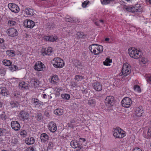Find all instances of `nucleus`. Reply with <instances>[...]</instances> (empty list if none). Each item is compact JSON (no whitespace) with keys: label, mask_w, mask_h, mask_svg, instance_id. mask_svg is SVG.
I'll return each mask as SVG.
<instances>
[{"label":"nucleus","mask_w":151,"mask_h":151,"mask_svg":"<svg viewBox=\"0 0 151 151\" xmlns=\"http://www.w3.org/2000/svg\"><path fill=\"white\" fill-rule=\"evenodd\" d=\"M132 103L131 99L128 97L124 98L121 101L122 105L124 107L126 108H129Z\"/></svg>","instance_id":"423d86ee"},{"label":"nucleus","mask_w":151,"mask_h":151,"mask_svg":"<svg viewBox=\"0 0 151 151\" xmlns=\"http://www.w3.org/2000/svg\"><path fill=\"white\" fill-rule=\"evenodd\" d=\"M18 32L17 30L14 28H10V36L14 37L18 35Z\"/></svg>","instance_id":"b1692460"},{"label":"nucleus","mask_w":151,"mask_h":151,"mask_svg":"<svg viewBox=\"0 0 151 151\" xmlns=\"http://www.w3.org/2000/svg\"><path fill=\"white\" fill-rule=\"evenodd\" d=\"M34 68L35 70L37 71L43 70L45 69L44 65L40 61L36 62L34 65Z\"/></svg>","instance_id":"0eeeda50"},{"label":"nucleus","mask_w":151,"mask_h":151,"mask_svg":"<svg viewBox=\"0 0 151 151\" xmlns=\"http://www.w3.org/2000/svg\"><path fill=\"white\" fill-rule=\"evenodd\" d=\"M96 102L95 100L91 99L89 100L88 103V104L91 106H94L95 105Z\"/></svg>","instance_id":"e433bc0d"},{"label":"nucleus","mask_w":151,"mask_h":151,"mask_svg":"<svg viewBox=\"0 0 151 151\" xmlns=\"http://www.w3.org/2000/svg\"><path fill=\"white\" fill-rule=\"evenodd\" d=\"M90 51L95 55H97L101 53L103 50V47L97 44H92L89 46Z\"/></svg>","instance_id":"f257e3e1"},{"label":"nucleus","mask_w":151,"mask_h":151,"mask_svg":"<svg viewBox=\"0 0 151 151\" xmlns=\"http://www.w3.org/2000/svg\"><path fill=\"white\" fill-rule=\"evenodd\" d=\"M20 134L22 137H25L27 135V132L25 130L22 129L20 132Z\"/></svg>","instance_id":"58836bf2"},{"label":"nucleus","mask_w":151,"mask_h":151,"mask_svg":"<svg viewBox=\"0 0 151 151\" xmlns=\"http://www.w3.org/2000/svg\"><path fill=\"white\" fill-rule=\"evenodd\" d=\"M18 69L17 66L14 65H12V62L10 61V70L14 71Z\"/></svg>","instance_id":"c9c22d12"},{"label":"nucleus","mask_w":151,"mask_h":151,"mask_svg":"<svg viewBox=\"0 0 151 151\" xmlns=\"http://www.w3.org/2000/svg\"><path fill=\"white\" fill-rule=\"evenodd\" d=\"M44 114L45 116L47 117H49L50 116L49 113L47 111H45Z\"/></svg>","instance_id":"bf43d9fd"},{"label":"nucleus","mask_w":151,"mask_h":151,"mask_svg":"<svg viewBox=\"0 0 151 151\" xmlns=\"http://www.w3.org/2000/svg\"><path fill=\"white\" fill-rule=\"evenodd\" d=\"M133 88L135 91H137L139 93L141 92L140 87L138 85H135L133 87Z\"/></svg>","instance_id":"a19ab883"},{"label":"nucleus","mask_w":151,"mask_h":151,"mask_svg":"<svg viewBox=\"0 0 151 151\" xmlns=\"http://www.w3.org/2000/svg\"><path fill=\"white\" fill-rule=\"evenodd\" d=\"M2 63L4 65L6 66H9V60L5 59L3 60Z\"/></svg>","instance_id":"79ce46f5"},{"label":"nucleus","mask_w":151,"mask_h":151,"mask_svg":"<svg viewBox=\"0 0 151 151\" xmlns=\"http://www.w3.org/2000/svg\"><path fill=\"white\" fill-rule=\"evenodd\" d=\"M26 15L32 16L35 13L34 11L30 8H27L24 10Z\"/></svg>","instance_id":"393cba45"},{"label":"nucleus","mask_w":151,"mask_h":151,"mask_svg":"<svg viewBox=\"0 0 151 151\" xmlns=\"http://www.w3.org/2000/svg\"><path fill=\"white\" fill-rule=\"evenodd\" d=\"M132 151H142L141 149L137 147L135 148Z\"/></svg>","instance_id":"052dcab7"},{"label":"nucleus","mask_w":151,"mask_h":151,"mask_svg":"<svg viewBox=\"0 0 151 151\" xmlns=\"http://www.w3.org/2000/svg\"><path fill=\"white\" fill-rule=\"evenodd\" d=\"M35 117L37 120L41 122L43 120V116L40 113H37L35 114Z\"/></svg>","instance_id":"bb28decb"},{"label":"nucleus","mask_w":151,"mask_h":151,"mask_svg":"<svg viewBox=\"0 0 151 151\" xmlns=\"http://www.w3.org/2000/svg\"><path fill=\"white\" fill-rule=\"evenodd\" d=\"M48 129L50 132H55L57 130V126L55 123L51 122H50L48 125Z\"/></svg>","instance_id":"9d476101"},{"label":"nucleus","mask_w":151,"mask_h":151,"mask_svg":"<svg viewBox=\"0 0 151 151\" xmlns=\"http://www.w3.org/2000/svg\"><path fill=\"white\" fill-rule=\"evenodd\" d=\"M20 117L23 121L29 119V115L28 112L25 111H21L20 113Z\"/></svg>","instance_id":"ddd939ff"},{"label":"nucleus","mask_w":151,"mask_h":151,"mask_svg":"<svg viewBox=\"0 0 151 151\" xmlns=\"http://www.w3.org/2000/svg\"><path fill=\"white\" fill-rule=\"evenodd\" d=\"M124 9L126 10L128 12H134V11L133 10V7L129 6H125L123 8Z\"/></svg>","instance_id":"72a5a7b5"},{"label":"nucleus","mask_w":151,"mask_h":151,"mask_svg":"<svg viewBox=\"0 0 151 151\" xmlns=\"http://www.w3.org/2000/svg\"><path fill=\"white\" fill-rule=\"evenodd\" d=\"M76 35L77 37L79 38H83L85 37V35L84 33L83 32H78L77 33Z\"/></svg>","instance_id":"ea45409f"},{"label":"nucleus","mask_w":151,"mask_h":151,"mask_svg":"<svg viewBox=\"0 0 151 151\" xmlns=\"http://www.w3.org/2000/svg\"><path fill=\"white\" fill-rule=\"evenodd\" d=\"M131 72L130 66L127 63H125L123 65L122 69L119 75L126 76L129 75Z\"/></svg>","instance_id":"39448f33"},{"label":"nucleus","mask_w":151,"mask_h":151,"mask_svg":"<svg viewBox=\"0 0 151 151\" xmlns=\"http://www.w3.org/2000/svg\"><path fill=\"white\" fill-rule=\"evenodd\" d=\"M32 84L35 87H37L39 84V81L37 78H33L32 80Z\"/></svg>","instance_id":"2f4dec72"},{"label":"nucleus","mask_w":151,"mask_h":151,"mask_svg":"<svg viewBox=\"0 0 151 151\" xmlns=\"http://www.w3.org/2000/svg\"><path fill=\"white\" fill-rule=\"evenodd\" d=\"M133 10L134 11V12H140L142 11V7L139 4H136L134 7L133 6Z\"/></svg>","instance_id":"a878e982"},{"label":"nucleus","mask_w":151,"mask_h":151,"mask_svg":"<svg viewBox=\"0 0 151 151\" xmlns=\"http://www.w3.org/2000/svg\"><path fill=\"white\" fill-rule=\"evenodd\" d=\"M113 135L116 138H122L126 135L125 132L120 128L115 129L113 132Z\"/></svg>","instance_id":"20e7f679"},{"label":"nucleus","mask_w":151,"mask_h":151,"mask_svg":"<svg viewBox=\"0 0 151 151\" xmlns=\"http://www.w3.org/2000/svg\"><path fill=\"white\" fill-rule=\"evenodd\" d=\"M15 53L14 50H10V56L13 57L15 55Z\"/></svg>","instance_id":"5fc2aeb1"},{"label":"nucleus","mask_w":151,"mask_h":151,"mask_svg":"<svg viewBox=\"0 0 151 151\" xmlns=\"http://www.w3.org/2000/svg\"><path fill=\"white\" fill-rule=\"evenodd\" d=\"M70 145L72 147L74 148L78 147L79 149L77 150V151L80 150V149L82 147V146L79 143L78 141L76 140L72 141L70 142Z\"/></svg>","instance_id":"1a4fd4ad"},{"label":"nucleus","mask_w":151,"mask_h":151,"mask_svg":"<svg viewBox=\"0 0 151 151\" xmlns=\"http://www.w3.org/2000/svg\"><path fill=\"white\" fill-rule=\"evenodd\" d=\"M102 4L106 5L110 3L111 1L109 0H103L101 1Z\"/></svg>","instance_id":"37998d69"},{"label":"nucleus","mask_w":151,"mask_h":151,"mask_svg":"<svg viewBox=\"0 0 151 151\" xmlns=\"http://www.w3.org/2000/svg\"><path fill=\"white\" fill-rule=\"evenodd\" d=\"M18 142V139L14 137H12L11 139V145L13 146L17 144Z\"/></svg>","instance_id":"c756f323"},{"label":"nucleus","mask_w":151,"mask_h":151,"mask_svg":"<svg viewBox=\"0 0 151 151\" xmlns=\"http://www.w3.org/2000/svg\"><path fill=\"white\" fill-rule=\"evenodd\" d=\"M28 84L24 82H20L19 84V88L22 90H24L28 88Z\"/></svg>","instance_id":"5701e85b"},{"label":"nucleus","mask_w":151,"mask_h":151,"mask_svg":"<svg viewBox=\"0 0 151 151\" xmlns=\"http://www.w3.org/2000/svg\"><path fill=\"white\" fill-rule=\"evenodd\" d=\"M145 77L147 81L149 83H151V76L146 75Z\"/></svg>","instance_id":"09e8293b"},{"label":"nucleus","mask_w":151,"mask_h":151,"mask_svg":"<svg viewBox=\"0 0 151 151\" xmlns=\"http://www.w3.org/2000/svg\"><path fill=\"white\" fill-rule=\"evenodd\" d=\"M89 1H88L86 0L84 1L82 4V6L83 7L85 8L87 5L89 3Z\"/></svg>","instance_id":"49530a36"},{"label":"nucleus","mask_w":151,"mask_h":151,"mask_svg":"<svg viewBox=\"0 0 151 151\" xmlns=\"http://www.w3.org/2000/svg\"><path fill=\"white\" fill-rule=\"evenodd\" d=\"M6 69L3 68H0V73L2 75H5L6 73Z\"/></svg>","instance_id":"a18cd8bd"},{"label":"nucleus","mask_w":151,"mask_h":151,"mask_svg":"<svg viewBox=\"0 0 151 151\" xmlns=\"http://www.w3.org/2000/svg\"><path fill=\"white\" fill-rule=\"evenodd\" d=\"M18 95V94H16V93H15L13 95H12V96L13 97H16L17 96H17V95Z\"/></svg>","instance_id":"774afa93"},{"label":"nucleus","mask_w":151,"mask_h":151,"mask_svg":"<svg viewBox=\"0 0 151 151\" xmlns=\"http://www.w3.org/2000/svg\"><path fill=\"white\" fill-rule=\"evenodd\" d=\"M129 56L135 59H138L142 56V53L139 50L135 48H131L128 50Z\"/></svg>","instance_id":"f03ea898"},{"label":"nucleus","mask_w":151,"mask_h":151,"mask_svg":"<svg viewBox=\"0 0 151 151\" xmlns=\"http://www.w3.org/2000/svg\"><path fill=\"white\" fill-rule=\"evenodd\" d=\"M35 142V139L32 137H29L26 139L25 142L27 145H31L34 143Z\"/></svg>","instance_id":"4be33fe9"},{"label":"nucleus","mask_w":151,"mask_h":151,"mask_svg":"<svg viewBox=\"0 0 151 151\" xmlns=\"http://www.w3.org/2000/svg\"><path fill=\"white\" fill-rule=\"evenodd\" d=\"M4 42V40L1 38H0V44Z\"/></svg>","instance_id":"338daca9"},{"label":"nucleus","mask_w":151,"mask_h":151,"mask_svg":"<svg viewBox=\"0 0 151 151\" xmlns=\"http://www.w3.org/2000/svg\"><path fill=\"white\" fill-rule=\"evenodd\" d=\"M50 38H49V41L53 42L56 40L57 39L56 38H55L52 36H49Z\"/></svg>","instance_id":"8fccbe9b"},{"label":"nucleus","mask_w":151,"mask_h":151,"mask_svg":"<svg viewBox=\"0 0 151 151\" xmlns=\"http://www.w3.org/2000/svg\"><path fill=\"white\" fill-rule=\"evenodd\" d=\"M24 26L27 27L32 28L35 25V23L31 20H26L24 22Z\"/></svg>","instance_id":"2eb2a0df"},{"label":"nucleus","mask_w":151,"mask_h":151,"mask_svg":"<svg viewBox=\"0 0 151 151\" xmlns=\"http://www.w3.org/2000/svg\"><path fill=\"white\" fill-rule=\"evenodd\" d=\"M66 21L69 22H72L74 21V20L71 18H69L66 19Z\"/></svg>","instance_id":"4d7b16f0"},{"label":"nucleus","mask_w":151,"mask_h":151,"mask_svg":"<svg viewBox=\"0 0 151 151\" xmlns=\"http://www.w3.org/2000/svg\"><path fill=\"white\" fill-rule=\"evenodd\" d=\"M49 36H45L44 37V40L46 41H49Z\"/></svg>","instance_id":"e2e57ef3"},{"label":"nucleus","mask_w":151,"mask_h":151,"mask_svg":"<svg viewBox=\"0 0 151 151\" xmlns=\"http://www.w3.org/2000/svg\"><path fill=\"white\" fill-rule=\"evenodd\" d=\"M6 33L7 34L8 36H9V29H7L6 31Z\"/></svg>","instance_id":"69168bd1"},{"label":"nucleus","mask_w":151,"mask_h":151,"mask_svg":"<svg viewBox=\"0 0 151 151\" xmlns=\"http://www.w3.org/2000/svg\"><path fill=\"white\" fill-rule=\"evenodd\" d=\"M54 112L56 115L59 116L61 115L63 113V110L61 109H57L54 111Z\"/></svg>","instance_id":"c85d7f7f"},{"label":"nucleus","mask_w":151,"mask_h":151,"mask_svg":"<svg viewBox=\"0 0 151 151\" xmlns=\"http://www.w3.org/2000/svg\"><path fill=\"white\" fill-rule=\"evenodd\" d=\"M3 132L6 133H8L9 132V126L6 124H5L3 126Z\"/></svg>","instance_id":"f704fd0d"},{"label":"nucleus","mask_w":151,"mask_h":151,"mask_svg":"<svg viewBox=\"0 0 151 151\" xmlns=\"http://www.w3.org/2000/svg\"><path fill=\"white\" fill-rule=\"evenodd\" d=\"M32 104L35 106L36 107L39 108L41 106L43 105V102L40 101L38 99L33 98L32 99Z\"/></svg>","instance_id":"f3484780"},{"label":"nucleus","mask_w":151,"mask_h":151,"mask_svg":"<svg viewBox=\"0 0 151 151\" xmlns=\"http://www.w3.org/2000/svg\"><path fill=\"white\" fill-rule=\"evenodd\" d=\"M147 136L148 137H151V128H149L148 129L147 132Z\"/></svg>","instance_id":"3c124183"},{"label":"nucleus","mask_w":151,"mask_h":151,"mask_svg":"<svg viewBox=\"0 0 151 151\" xmlns=\"http://www.w3.org/2000/svg\"><path fill=\"white\" fill-rule=\"evenodd\" d=\"M61 96L63 99L65 100H69L70 98V95L68 93L62 94Z\"/></svg>","instance_id":"473e14b6"},{"label":"nucleus","mask_w":151,"mask_h":151,"mask_svg":"<svg viewBox=\"0 0 151 151\" xmlns=\"http://www.w3.org/2000/svg\"><path fill=\"white\" fill-rule=\"evenodd\" d=\"M93 88L98 91H101L102 88V85L99 82H94L92 84Z\"/></svg>","instance_id":"f8f14e48"},{"label":"nucleus","mask_w":151,"mask_h":151,"mask_svg":"<svg viewBox=\"0 0 151 151\" xmlns=\"http://www.w3.org/2000/svg\"><path fill=\"white\" fill-rule=\"evenodd\" d=\"M0 117L2 119H5V116L4 112H2L0 114Z\"/></svg>","instance_id":"864d4df0"},{"label":"nucleus","mask_w":151,"mask_h":151,"mask_svg":"<svg viewBox=\"0 0 151 151\" xmlns=\"http://www.w3.org/2000/svg\"><path fill=\"white\" fill-rule=\"evenodd\" d=\"M12 83V84H13L14 85H17L18 83L17 79L15 78H13L10 79V83Z\"/></svg>","instance_id":"4c0bfd02"},{"label":"nucleus","mask_w":151,"mask_h":151,"mask_svg":"<svg viewBox=\"0 0 151 151\" xmlns=\"http://www.w3.org/2000/svg\"><path fill=\"white\" fill-rule=\"evenodd\" d=\"M114 97L112 96H107L105 101L106 105L109 106H112L114 104Z\"/></svg>","instance_id":"6e6552de"},{"label":"nucleus","mask_w":151,"mask_h":151,"mask_svg":"<svg viewBox=\"0 0 151 151\" xmlns=\"http://www.w3.org/2000/svg\"><path fill=\"white\" fill-rule=\"evenodd\" d=\"M140 63L144 64H146L148 63L149 62V61L147 59L144 57L142 58L140 60Z\"/></svg>","instance_id":"7c9ffc66"},{"label":"nucleus","mask_w":151,"mask_h":151,"mask_svg":"<svg viewBox=\"0 0 151 151\" xmlns=\"http://www.w3.org/2000/svg\"><path fill=\"white\" fill-rule=\"evenodd\" d=\"M52 52V48L50 47L45 48L42 50V54L43 55H49Z\"/></svg>","instance_id":"6ab92c4d"},{"label":"nucleus","mask_w":151,"mask_h":151,"mask_svg":"<svg viewBox=\"0 0 151 151\" xmlns=\"http://www.w3.org/2000/svg\"><path fill=\"white\" fill-rule=\"evenodd\" d=\"M79 141L80 142H81L82 143H83L86 141V139L83 138H80Z\"/></svg>","instance_id":"680f3d73"},{"label":"nucleus","mask_w":151,"mask_h":151,"mask_svg":"<svg viewBox=\"0 0 151 151\" xmlns=\"http://www.w3.org/2000/svg\"><path fill=\"white\" fill-rule=\"evenodd\" d=\"M26 151H35V150L32 147H29L26 150Z\"/></svg>","instance_id":"13d9d810"},{"label":"nucleus","mask_w":151,"mask_h":151,"mask_svg":"<svg viewBox=\"0 0 151 151\" xmlns=\"http://www.w3.org/2000/svg\"><path fill=\"white\" fill-rule=\"evenodd\" d=\"M83 78V75L81 74L76 75L74 78L75 80L77 82L81 81Z\"/></svg>","instance_id":"cd10ccee"},{"label":"nucleus","mask_w":151,"mask_h":151,"mask_svg":"<svg viewBox=\"0 0 151 151\" xmlns=\"http://www.w3.org/2000/svg\"><path fill=\"white\" fill-rule=\"evenodd\" d=\"M10 104H11V107L12 108H13L17 106L19 104L17 102H11Z\"/></svg>","instance_id":"c03bdc74"},{"label":"nucleus","mask_w":151,"mask_h":151,"mask_svg":"<svg viewBox=\"0 0 151 151\" xmlns=\"http://www.w3.org/2000/svg\"><path fill=\"white\" fill-rule=\"evenodd\" d=\"M3 130L0 128V136H1L3 134Z\"/></svg>","instance_id":"0e129e2a"},{"label":"nucleus","mask_w":151,"mask_h":151,"mask_svg":"<svg viewBox=\"0 0 151 151\" xmlns=\"http://www.w3.org/2000/svg\"><path fill=\"white\" fill-rule=\"evenodd\" d=\"M135 114L136 116L139 117L141 116L143 113V110L142 107H137L135 109Z\"/></svg>","instance_id":"a211bd4d"},{"label":"nucleus","mask_w":151,"mask_h":151,"mask_svg":"<svg viewBox=\"0 0 151 151\" xmlns=\"http://www.w3.org/2000/svg\"><path fill=\"white\" fill-rule=\"evenodd\" d=\"M16 24L17 23L15 21L10 20V26H14L16 25Z\"/></svg>","instance_id":"6e6d98bb"},{"label":"nucleus","mask_w":151,"mask_h":151,"mask_svg":"<svg viewBox=\"0 0 151 151\" xmlns=\"http://www.w3.org/2000/svg\"><path fill=\"white\" fill-rule=\"evenodd\" d=\"M112 62V60L111 59H110L109 58H107L106 60H105V61L103 63L104 64V65H108V64H106V62H108V63H109L111 62Z\"/></svg>","instance_id":"de8ad7c7"},{"label":"nucleus","mask_w":151,"mask_h":151,"mask_svg":"<svg viewBox=\"0 0 151 151\" xmlns=\"http://www.w3.org/2000/svg\"><path fill=\"white\" fill-rule=\"evenodd\" d=\"M53 66L57 68H61L64 65L63 60L59 58H54L52 61Z\"/></svg>","instance_id":"7ed1b4c3"},{"label":"nucleus","mask_w":151,"mask_h":151,"mask_svg":"<svg viewBox=\"0 0 151 151\" xmlns=\"http://www.w3.org/2000/svg\"><path fill=\"white\" fill-rule=\"evenodd\" d=\"M54 146L53 143L51 142H50L48 144V147L49 148H52Z\"/></svg>","instance_id":"603ef678"},{"label":"nucleus","mask_w":151,"mask_h":151,"mask_svg":"<svg viewBox=\"0 0 151 151\" xmlns=\"http://www.w3.org/2000/svg\"><path fill=\"white\" fill-rule=\"evenodd\" d=\"M49 139L48 136L45 133H43L41 134L40 139L42 142H45Z\"/></svg>","instance_id":"412c9836"},{"label":"nucleus","mask_w":151,"mask_h":151,"mask_svg":"<svg viewBox=\"0 0 151 151\" xmlns=\"http://www.w3.org/2000/svg\"><path fill=\"white\" fill-rule=\"evenodd\" d=\"M11 126L12 129L16 131L20 129V126L19 122L17 121H13L11 122Z\"/></svg>","instance_id":"4468645a"},{"label":"nucleus","mask_w":151,"mask_h":151,"mask_svg":"<svg viewBox=\"0 0 151 151\" xmlns=\"http://www.w3.org/2000/svg\"><path fill=\"white\" fill-rule=\"evenodd\" d=\"M8 86L5 87H2L0 88V94L3 96H7L9 94V91L7 90Z\"/></svg>","instance_id":"9b49d317"},{"label":"nucleus","mask_w":151,"mask_h":151,"mask_svg":"<svg viewBox=\"0 0 151 151\" xmlns=\"http://www.w3.org/2000/svg\"><path fill=\"white\" fill-rule=\"evenodd\" d=\"M59 79L58 76L55 75L51 77L50 83L52 84H56L59 81Z\"/></svg>","instance_id":"aec40b11"},{"label":"nucleus","mask_w":151,"mask_h":151,"mask_svg":"<svg viewBox=\"0 0 151 151\" xmlns=\"http://www.w3.org/2000/svg\"><path fill=\"white\" fill-rule=\"evenodd\" d=\"M10 10L12 12L17 13H18L19 11V7L15 4L10 3Z\"/></svg>","instance_id":"dca6fc26"}]
</instances>
